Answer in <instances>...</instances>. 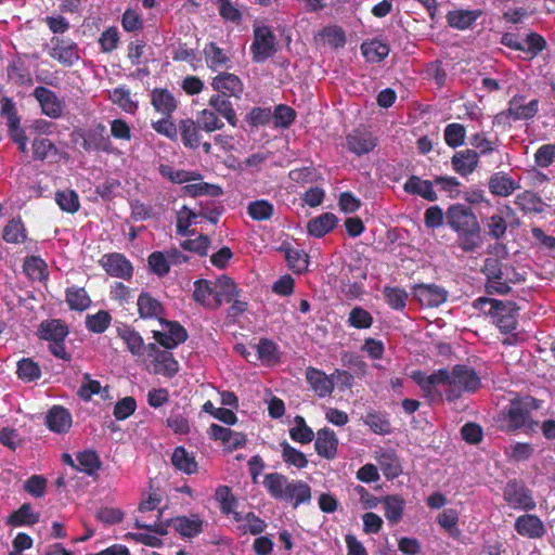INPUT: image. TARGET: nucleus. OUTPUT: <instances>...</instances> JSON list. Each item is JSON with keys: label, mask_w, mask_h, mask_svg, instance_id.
<instances>
[{"label": "nucleus", "mask_w": 555, "mask_h": 555, "mask_svg": "<svg viewBox=\"0 0 555 555\" xmlns=\"http://www.w3.org/2000/svg\"><path fill=\"white\" fill-rule=\"evenodd\" d=\"M411 378L429 399L440 398L441 390H443L447 399L453 401L460 398L464 391L474 392L480 387V378L465 365H455L451 372L439 370L430 375L415 371L412 372Z\"/></svg>", "instance_id": "1"}, {"label": "nucleus", "mask_w": 555, "mask_h": 555, "mask_svg": "<svg viewBox=\"0 0 555 555\" xmlns=\"http://www.w3.org/2000/svg\"><path fill=\"white\" fill-rule=\"evenodd\" d=\"M538 409L537 400L532 397L515 398L502 410L495 422L500 430L514 433L524 429L526 433L534 431L538 422L531 417V411Z\"/></svg>", "instance_id": "2"}, {"label": "nucleus", "mask_w": 555, "mask_h": 555, "mask_svg": "<svg viewBox=\"0 0 555 555\" xmlns=\"http://www.w3.org/2000/svg\"><path fill=\"white\" fill-rule=\"evenodd\" d=\"M262 485L273 499L291 503L294 507L311 499L310 487L305 481L289 480L279 473L267 474Z\"/></svg>", "instance_id": "3"}, {"label": "nucleus", "mask_w": 555, "mask_h": 555, "mask_svg": "<svg viewBox=\"0 0 555 555\" xmlns=\"http://www.w3.org/2000/svg\"><path fill=\"white\" fill-rule=\"evenodd\" d=\"M474 307L485 313H489L493 323H495L502 332L509 333L515 330L517 309L514 304L479 297L474 301Z\"/></svg>", "instance_id": "4"}, {"label": "nucleus", "mask_w": 555, "mask_h": 555, "mask_svg": "<svg viewBox=\"0 0 555 555\" xmlns=\"http://www.w3.org/2000/svg\"><path fill=\"white\" fill-rule=\"evenodd\" d=\"M253 42L250 53L255 63H263L278 51V42L272 29L261 22L253 25Z\"/></svg>", "instance_id": "5"}, {"label": "nucleus", "mask_w": 555, "mask_h": 555, "mask_svg": "<svg viewBox=\"0 0 555 555\" xmlns=\"http://www.w3.org/2000/svg\"><path fill=\"white\" fill-rule=\"evenodd\" d=\"M160 499L157 495H150L139 506V516L135 519V527L147 529L157 534H167V525L159 520Z\"/></svg>", "instance_id": "6"}, {"label": "nucleus", "mask_w": 555, "mask_h": 555, "mask_svg": "<svg viewBox=\"0 0 555 555\" xmlns=\"http://www.w3.org/2000/svg\"><path fill=\"white\" fill-rule=\"evenodd\" d=\"M503 498L508 506L514 509L528 512L537 506L532 492L516 480H511L506 483L503 490Z\"/></svg>", "instance_id": "7"}, {"label": "nucleus", "mask_w": 555, "mask_h": 555, "mask_svg": "<svg viewBox=\"0 0 555 555\" xmlns=\"http://www.w3.org/2000/svg\"><path fill=\"white\" fill-rule=\"evenodd\" d=\"M203 129L197 122L191 118L181 119L179 121V133L181 141L186 149H202L207 155L212 153V145L208 141H203Z\"/></svg>", "instance_id": "8"}, {"label": "nucleus", "mask_w": 555, "mask_h": 555, "mask_svg": "<svg viewBox=\"0 0 555 555\" xmlns=\"http://www.w3.org/2000/svg\"><path fill=\"white\" fill-rule=\"evenodd\" d=\"M158 322L159 328L153 330V336L165 348L172 349L186 339V331L177 322L166 321L165 317Z\"/></svg>", "instance_id": "9"}, {"label": "nucleus", "mask_w": 555, "mask_h": 555, "mask_svg": "<svg viewBox=\"0 0 555 555\" xmlns=\"http://www.w3.org/2000/svg\"><path fill=\"white\" fill-rule=\"evenodd\" d=\"M446 219L447 224L456 233L479 225L474 211L463 204L451 205L446 212Z\"/></svg>", "instance_id": "10"}, {"label": "nucleus", "mask_w": 555, "mask_h": 555, "mask_svg": "<svg viewBox=\"0 0 555 555\" xmlns=\"http://www.w3.org/2000/svg\"><path fill=\"white\" fill-rule=\"evenodd\" d=\"M344 376L348 380L351 378V375L347 372H340L339 370H336L335 373H333L331 376L326 375L324 372L314 369V367H308L306 371V379L312 390L319 396V397H327L330 396L334 390V377Z\"/></svg>", "instance_id": "11"}, {"label": "nucleus", "mask_w": 555, "mask_h": 555, "mask_svg": "<svg viewBox=\"0 0 555 555\" xmlns=\"http://www.w3.org/2000/svg\"><path fill=\"white\" fill-rule=\"evenodd\" d=\"M147 357L153 364V372L166 377H172L179 371V363L171 352L159 350L154 344L147 346Z\"/></svg>", "instance_id": "12"}, {"label": "nucleus", "mask_w": 555, "mask_h": 555, "mask_svg": "<svg viewBox=\"0 0 555 555\" xmlns=\"http://www.w3.org/2000/svg\"><path fill=\"white\" fill-rule=\"evenodd\" d=\"M33 95L39 102L41 112L50 118H60L65 107L64 101L61 100L52 90L39 86L35 88Z\"/></svg>", "instance_id": "13"}, {"label": "nucleus", "mask_w": 555, "mask_h": 555, "mask_svg": "<svg viewBox=\"0 0 555 555\" xmlns=\"http://www.w3.org/2000/svg\"><path fill=\"white\" fill-rule=\"evenodd\" d=\"M49 54L64 66H73L80 59L79 48L69 39L53 38Z\"/></svg>", "instance_id": "14"}, {"label": "nucleus", "mask_w": 555, "mask_h": 555, "mask_svg": "<svg viewBox=\"0 0 555 555\" xmlns=\"http://www.w3.org/2000/svg\"><path fill=\"white\" fill-rule=\"evenodd\" d=\"M415 299L423 307H438L447 300L448 293L444 288L434 284H418L412 289Z\"/></svg>", "instance_id": "15"}, {"label": "nucleus", "mask_w": 555, "mask_h": 555, "mask_svg": "<svg viewBox=\"0 0 555 555\" xmlns=\"http://www.w3.org/2000/svg\"><path fill=\"white\" fill-rule=\"evenodd\" d=\"M539 112V100H526L525 95H514L508 102V114L513 120H527L533 118Z\"/></svg>", "instance_id": "16"}, {"label": "nucleus", "mask_w": 555, "mask_h": 555, "mask_svg": "<svg viewBox=\"0 0 555 555\" xmlns=\"http://www.w3.org/2000/svg\"><path fill=\"white\" fill-rule=\"evenodd\" d=\"M514 528L519 535L529 539H541L546 532L543 521L533 514L518 516Z\"/></svg>", "instance_id": "17"}, {"label": "nucleus", "mask_w": 555, "mask_h": 555, "mask_svg": "<svg viewBox=\"0 0 555 555\" xmlns=\"http://www.w3.org/2000/svg\"><path fill=\"white\" fill-rule=\"evenodd\" d=\"M204 519L198 514L177 516L169 525L183 538H193L203 532Z\"/></svg>", "instance_id": "18"}, {"label": "nucleus", "mask_w": 555, "mask_h": 555, "mask_svg": "<svg viewBox=\"0 0 555 555\" xmlns=\"http://www.w3.org/2000/svg\"><path fill=\"white\" fill-rule=\"evenodd\" d=\"M101 266L112 276L119 279H130L132 275V266L120 254H107L100 260Z\"/></svg>", "instance_id": "19"}, {"label": "nucleus", "mask_w": 555, "mask_h": 555, "mask_svg": "<svg viewBox=\"0 0 555 555\" xmlns=\"http://www.w3.org/2000/svg\"><path fill=\"white\" fill-rule=\"evenodd\" d=\"M138 313L144 320H163L165 308L162 302L150 293H141L137 300Z\"/></svg>", "instance_id": "20"}, {"label": "nucleus", "mask_w": 555, "mask_h": 555, "mask_svg": "<svg viewBox=\"0 0 555 555\" xmlns=\"http://www.w3.org/2000/svg\"><path fill=\"white\" fill-rule=\"evenodd\" d=\"M498 266V260L488 259L486 261V270L488 272V282H487V291L489 294H507L511 289L509 285L506 282L508 276V269L504 268V270H499V273H494V269Z\"/></svg>", "instance_id": "21"}, {"label": "nucleus", "mask_w": 555, "mask_h": 555, "mask_svg": "<svg viewBox=\"0 0 555 555\" xmlns=\"http://www.w3.org/2000/svg\"><path fill=\"white\" fill-rule=\"evenodd\" d=\"M211 87L227 96L240 98L244 91L242 80L236 75L230 73L217 75L211 81Z\"/></svg>", "instance_id": "22"}, {"label": "nucleus", "mask_w": 555, "mask_h": 555, "mask_svg": "<svg viewBox=\"0 0 555 555\" xmlns=\"http://www.w3.org/2000/svg\"><path fill=\"white\" fill-rule=\"evenodd\" d=\"M184 257L177 249H171L166 254L154 251L149 256V266L153 273L164 276L169 272L170 264L177 263Z\"/></svg>", "instance_id": "23"}, {"label": "nucleus", "mask_w": 555, "mask_h": 555, "mask_svg": "<svg viewBox=\"0 0 555 555\" xmlns=\"http://www.w3.org/2000/svg\"><path fill=\"white\" fill-rule=\"evenodd\" d=\"M314 448L320 456L333 460L337 454L338 448V439L335 433L327 427L318 430Z\"/></svg>", "instance_id": "24"}, {"label": "nucleus", "mask_w": 555, "mask_h": 555, "mask_svg": "<svg viewBox=\"0 0 555 555\" xmlns=\"http://www.w3.org/2000/svg\"><path fill=\"white\" fill-rule=\"evenodd\" d=\"M50 430L62 434L69 430L73 425V418L67 409L54 405L50 409L46 417Z\"/></svg>", "instance_id": "25"}, {"label": "nucleus", "mask_w": 555, "mask_h": 555, "mask_svg": "<svg viewBox=\"0 0 555 555\" xmlns=\"http://www.w3.org/2000/svg\"><path fill=\"white\" fill-rule=\"evenodd\" d=\"M478 162L479 154L469 149L456 152L451 159L453 169L461 176L473 173L478 166Z\"/></svg>", "instance_id": "26"}, {"label": "nucleus", "mask_w": 555, "mask_h": 555, "mask_svg": "<svg viewBox=\"0 0 555 555\" xmlns=\"http://www.w3.org/2000/svg\"><path fill=\"white\" fill-rule=\"evenodd\" d=\"M374 457L387 479L397 478L402 473L400 461L395 451L379 450L375 452Z\"/></svg>", "instance_id": "27"}, {"label": "nucleus", "mask_w": 555, "mask_h": 555, "mask_svg": "<svg viewBox=\"0 0 555 555\" xmlns=\"http://www.w3.org/2000/svg\"><path fill=\"white\" fill-rule=\"evenodd\" d=\"M209 434L212 439L220 440L229 449L241 448L246 442V438L243 434L217 424L210 426Z\"/></svg>", "instance_id": "28"}, {"label": "nucleus", "mask_w": 555, "mask_h": 555, "mask_svg": "<svg viewBox=\"0 0 555 555\" xmlns=\"http://www.w3.org/2000/svg\"><path fill=\"white\" fill-rule=\"evenodd\" d=\"M519 189V183L505 172H496L489 179V190L493 195L507 197Z\"/></svg>", "instance_id": "29"}, {"label": "nucleus", "mask_w": 555, "mask_h": 555, "mask_svg": "<svg viewBox=\"0 0 555 555\" xmlns=\"http://www.w3.org/2000/svg\"><path fill=\"white\" fill-rule=\"evenodd\" d=\"M403 190L409 194L418 195L430 202H435L438 198L433 182L423 180L417 176H411L404 182Z\"/></svg>", "instance_id": "30"}, {"label": "nucleus", "mask_w": 555, "mask_h": 555, "mask_svg": "<svg viewBox=\"0 0 555 555\" xmlns=\"http://www.w3.org/2000/svg\"><path fill=\"white\" fill-rule=\"evenodd\" d=\"M347 144L351 152L360 156L371 152L376 146V140L370 132L356 130L347 137Z\"/></svg>", "instance_id": "31"}, {"label": "nucleus", "mask_w": 555, "mask_h": 555, "mask_svg": "<svg viewBox=\"0 0 555 555\" xmlns=\"http://www.w3.org/2000/svg\"><path fill=\"white\" fill-rule=\"evenodd\" d=\"M153 107L166 117H170L177 108V100L167 89H155L151 94Z\"/></svg>", "instance_id": "32"}, {"label": "nucleus", "mask_w": 555, "mask_h": 555, "mask_svg": "<svg viewBox=\"0 0 555 555\" xmlns=\"http://www.w3.org/2000/svg\"><path fill=\"white\" fill-rule=\"evenodd\" d=\"M384 504V514L389 525H397L403 516L405 500L398 494L386 495L382 498Z\"/></svg>", "instance_id": "33"}, {"label": "nucleus", "mask_w": 555, "mask_h": 555, "mask_svg": "<svg viewBox=\"0 0 555 555\" xmlns=\"http://www.w3.org/2000/svg\"><path fill=\"white\" fill-rule=\"evenodd\" d=\"M338 218L332 212H324L312 218L307 223V231L311 236L322 237L331 232L337 224Z\"/></svg>", "instance_id": "34"}, {"label": "nucleus", "mask_w": 555, "mask_h": 555, "mask_svg": "<svg viewBox=\"0 0 555 555\" xmlns=\"http://www.w3.org/2000/svg\"><path fill=\"white\" fill-rule=\"evenodd\" d=\"M202 223V214L196 212L189 208L188 206H182L177 211V221H176V230L179 235L185 236L193 234V231H190L191 225H196Z\"/></svg>", "instance_id": "35"}, {"label": "nucleus", "mask_w": 555, "mask_h": 555, "mask_svg": "<svg viewBox=\"0 0 555 555\" xmlns=\"http://www.w3.org/2000/svg\"><path fill=\"white\" fill-rule=\"evenodd\" d=\"M193 297L195 301L203 305L204 307H219V299L217 298L215 285L208 281L195 282Z\"/></svg>", "instance_id": "36"}, {"label": "nucleus", "mask_w": 555, "mask_h": 555, "mask_svg": "<svg viewBox=\"0 0 555 555\" xmlns=\"http://www.w3.org/2000/svg\"><path fill=\"white\" fill-rule=\"evenodd\" d=\"M361 51L366 61L378 63L388 56L390 49L387 42L380 39H373L364 41L361 44Z\"/></svg>", "instance_id": "37"}, {"label": "nucleus", "mask_w": 555, "mask_h": 555, "mask_svg": "<svg viewBox=\"0 0 555 555\" xmlns=\"http://www.w3.org/2000/svg\"><path fill=\"white\" fill-rule=\"evenodd\" d=\"M108 98L126 113L133 114L138 109V101L132 96L130 90L125 87H117L108 91Z\"/></svg>", "instance_id": "38"}, {"label": "nucleus", "mask_w": 555, "mask_h": 555, "mask_svg": "<svg viewBox=\"0 0 555 555\" xmlns=\"http://www.w3.org/2000/svg\"><path fill=\"white\" fill-rule=\"evenodd\" d=\"M172 465L183 472L184 474L192 475L198 469L197 462L193 454L189 453L183 447H177L171 456Z\"/></svg>", "instance_id": "39"}, {"label": "nucleus", "mask_w": 555, "mask_h": 555, "mask_svg": "<svg viewBox=\"0 0 555 555\" xmlns=\"http://www.w3.org/2000/svg\"><path fill=\"white\" fill-rule=\"evenodd\" d=\"M204 56L207 67L211 70L227 67L230 61L227 52L214 42L206 44L204 48Z\"/></svg>", "instance_id": "40"}, {"label": "nucleus", "mask_w": 555, "mask_h": 555, "mask_svg": "<svg viewBox=\"0 0 555 555\" xmlns=\"http://www.w3.org/2000/svg\"><path fill=\"white\" fill-rule=\"evenodd\" d=\"M232 518L238 524V528L244 533L250 532L251 534H258L266 528L264 521L253 513H246L243 515L242 513L236 512Z\"/></svg>", "instance_id": "41"}, {"label": "nucleus", "mask_w": 555, "mask_h": 555, "mask_svg": "<svg viewBox=\"0 0 555 555\" xmlns=\"http://www.w3.org/2000/svg\"><path fill=\"white\" fill-rule=\"evenodd\" d=\"M42 339L48 341L64 340L68 334L67 326L59 320L42 322L39 328Z\"/></svg>", "instance_id": "42"}, {"label": "nucleus", "mask_w": 555, "mask_h": 555, "mask_svg": "<svg viewBox=\"0 0 555 555\" xmlns=\"http://www.w3.org/2000/svg\"><path fill=\"white\" fill-rule=\"evenodd\" d=\"M1 114L7 119L10 137L24 131L21 127V118L17 115L15 104L9 98H3L1 100Z\"/></svg>", "instance_id": "43"}, {"label": "nucleus", "mask_w": 555, "mask_h": 555, "mask_svg": "<svg viewBox=\"0 0 555 555\" xmlns=\"http://www.w3.org/2000/svg\"><path fill=\"white\" fill-rule=\"evenodd\" d=\"M511 212L512 209L509 207H502L499 208L496 214L488 218L486 225L488 228L489 235H491L493 238H500L505 234L507 229L505 218Z\"/></svg>", "instance_id": "44"}, {"label": "nucleus", "mask_w": 555, "mask_h": 555, "mask_svg": "<svg viewBox=\"0 0 555 555\" xmlns=\"http://www.w3.org/2000/svg\"><path fill=\"white\" fill-rule=\"evenodd\" d=\"M66 302L72 310L85 311L91 305V299L85 288L72 286L66 289Z\"/></svg>", "instance_id": "45"}, {"label": "nucleus", "mask_w": 555, "mask_h": 555, "mask_svg": "<svg viewBox=\"0 0 555 555\" xmlns=\"http://www.w3.org/2000/svg\"><path fill=\"white\" fill-rule=\"evenodd\" d=\"M208 104L214 108V112L224 117L231 126H236L237 117L230 101L219 94H215L209 99Z\"/></svg>", "instance_id": "46"}, {"label": "nucleus", "mask_w": 555, "mask_h": 555, "mask_svg": "<svg viewBox=\"0 0 555 555\" xmlns=\"http://www.w3.org/2000/svg\"><path fill=\"white\" fill-rule=\"evenodd\" d=\"M480 224L463 232H457L459 246L464 251H474L482 244Z\"/></svg>", "instance_id": "47"}, {"label": "nucleus", "mask_w": 555, "mask_h": 555, "mask_svg": "<svg viewBox=\"0 0 555 555\" xmlns=\"http://www.w3.org/2000/svg\"><path fill=\"white\" fill-rule=\"evenodd\" d=\"M118 334L132 354L142 356L144 353L145 346L141 335L138 332L125 326L118 330Z\"/></svg>", "instance_id": "48"}, {"label": "nucleus", "mask_w": 555, "mask_h": 555, "mask_svg": "<svg viewBox=\"0 0 555 555\" xmlns=\"http://www.w3.org/2000/svg\"><path fill=\"white\" fill-rule=\"evenodd\" d=\"M480 15L479 11L455 10L448 14V23L457 29L468 28Z\"/></svg>", "instance_id": "49"}, {"label": "nucleus", "mask_w": 555, "mask_h": 555, "mask_svg": "<svg viewBox=\"0 0 555 555\" xmlns=\"http://www.w3.org/2000/svg\"><path fill=\"white\" fill-rule=\"evenodd\" d=\"M195 121L197 125H199L203 131L208 133L220 130L224 126L218 114L207 108H204L197 113Z\"/></svg>", "instance_id": "50"}, {"label": "nucleus", "mask_w": 555, "mask_h": 555, "mask_svg": "<svg viewBox=\"0 0 555 555\" xmlns=\"http://www.w3.org/2000/svg\"><path fill=\"white\" fill-rule=\"evenodd\" d=\"M247 214L256 221H266L273 216L274 206L269 201L257 199L248 204Z\"/></svg>", "instance_id": "51"}, {"label": "nucleus", "mask_w": 555, "mask_h": 555, "mask_svg": "<svg viewBox=\"0 0 555 555\" xmlns=\"http://www.w3.org/2000/svg\"><path fill=\"white\" fill-rule=\"evenodd\" d=\"M100 466V459L94 451L87 450L76 455V468L88 475H93Z\"/></svg>", "instance_id": "52"}, {"label": "nucleus", "mask_w": 555, "mask_h": 555, "mask_svg": "<svg viewBox=\"0 0 555 555\" xmlns=\"http://www.w3.org/2000/svg\"><path fill=\"white\" fill-rule=\"evenodd\" d=\"M215 499L220 505V509L227 516H233L236 513V500L231 489L227 486H219L215 492Z\"/></svg>", "instance_id": "53"}, {"label": "nucleus", "mask_w": 555, "mask_h": 555, "mask_svg": "<svg viewBox=\"0 0 555 555\" xmlns=\"http://www.w3.org/2000/svg\"><path fill=\"white\" fill-rule=\"evenodd\" d=\"M217 298L219 299V306L222 301H231L237 296V287L232 279L222 275L214 283Z\"/></svg>", "instance_id": "54"}, {"label": "nucleus", "mask_w": 555, "mask_h": 555, "mask_svg": "<svg viewBox=\"0 0 555 555\" xmlns=\"http://www.w3.org/2000/svg\"><path fill=\"white\" fill-rule=\"evenodd\" d=\"M294 426L289 429L291 438L299 443H309L314 438L313 430L306 424L302 416H296L294 418Z\"/></svg>", "instance_id": "55"}, {"label": "nucleus", "mask_w": 555, "mask_h": 555, "mask_svg": "<svg viewBox=\"0 0 555 555\" xmlns=\"http://www.w3.org/2000/svg\"><path fill=\"white\" fill-rule=\"evenodd\" d=\"M38 514L34 513L29 504H23L16 512L8 518V524L12 526L34 525L38 521Z\"/></svg>", "instance_id": "56"}, {"label": "nucleus", "mask_w": 555, "mask_h": 555, "mask_svg": "<svg viewBox=\"0 0 555 555\" xmlns=\"http://www.w3.org/2000/svg\"><path fill=\"white\" fill-rule=\"evenodd\" d=\"M112 322L111 314L105 310H100L94 314L86 317V326L92 333H103Z\"/></svg>", "instance_id": "57"}, {"label": "nucleus", "mask_w": 555, "mask_h": 555, "mask_svg": "<svg viewBox=\"0 0 555 555\" xmlns=\"http://www.w3.org/2000/svg\"><path fill=\"white\" fill-rule=\"evenodd\" d=\"M3 240L8 243L18 244L26 238V230L21 220L12 219L3 229Z\"/></svg>", "instance_id": "58"}, {"label": "nucleus", "mask_w": 555, "mask_h": 555, "mask_svg": "<svg viewBox=\"0 0 555 555\" xmlns=\"http://www.w3.org/2000/svg\"><path fill=\"white\" fill-rule=\"evenodd\" d=\"M55 201L63 211L74 214L79 207V198L75 191L64 190L55 193Z\"/></svg>", "instance_id": "59"}, {"label": "nucleus", "mask_w": 555, "mask_h": 555, "mask_svg": "<svg viewBox=\"0 0 555 555\" xmlns=\"http://www.w3.org/2000/svg\"><path fill=\"white\" fill-rule=\"evenodd\" d=\"M281 449L283 461L288 465H293L297 468H305L308 465L306 455L297 449L293 448L288 442H282Z\"/></svg>", "instance_id": "60"}, {"label": "nucleus", "mask_w": 555, "mask_h": 555, "mask_svg": "<svg viewBox=\"0 0 555 555\" xmlns=\"http://www.w3.org/2000/svg\"><path fill=\"white\" fill-rule=\"evenodd\" d=\"M289 268L296 272L301 273L308 268V255L305 250L299 248H287L285 254Z\"/></svg>", "instance_id": "61"}, {"label": "nucleus", "mask_w": 555, "mask_h": 555, "mask_svg": "<svg viewBox=\"0 0 555 555\" xmlns=\"http://www.w3.org/2000/svg\"><path fill=\"white\" fill-rule=\"evenodd\" d=\"M94 395H101L103 399L107 398V387H102L100 382L91 379L89 376H86L79 388V396L83 400H90Z\"/></svg>", "instance_id": "62"}, {"label": "nucleus", "mask_w": 555, "mask_h": 555, "mask_svg": "<svg viewBox=\"0 0 555 555\" xmlns=\"http://www.w3.org/2000/svg\"><path fill=\"white\" fill-rule=\"evenodd\" d=\"M515 204L526 212H540L543 206L542 201L534 193L529 191L518 194Z\"/></svg>", "instance_id": "63"}, {"label": "nucleus", "mask_w": 555, "mask_h": 555, "mask_svg": "<svg viewBox=\"0 0 555 555\" xmlns=\"http://www.w3.org/2000/svg\"><path fill=\"white\" fill-rule=\"evenodd\" d=\"M17 375L24 382H33L40 377L41 371L31 359H22L17 363Z\"/></svg>", "instance_id": "64"}]
</instances>
